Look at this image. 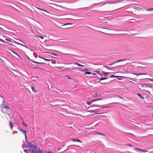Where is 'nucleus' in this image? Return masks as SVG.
Returning a JSON list of instances; mask_svg holds the SVG:
<instances>
[{
    "mask_svg": "<svg viewBox=\"0 0 153 153\" xmlns=\"http://www.w3.org/2000/svg\"><path fill=\"white\" fill-rule=\"evenodd\" d=\"M113 7V6L110 4V2H108L105 4V6H104L103 8L105 10H109L112 11L115 10V9H111Z\"/></svg>",
    "mask_w": 153,
    "mask_h": 153,
    "instance_id": "obj_1",
    "label": "nucleus"
},
{
    "mask_svg": "<svg viewBox=\"0 0 153 153\" xmlns=\"http://www.w3.org/2000/svg\"><path fill=\"white\" fill-rule=\"evenodd\" d=\"M141 86L146 88V90L148 88H152V86L150 85H148L146 84H142L141 85Z\"/></svg>",
    "mask_w": 153,
    "mask_h": 153,
    "instance_id": "obj_2",
    "label": "nucleus"
},
{
    "mask_svg": "<svg viewBox=\"0 0 153 153\" xmlns=\"http://www.w3.org/2000/svg\"><path fill=\"white\" fill-rule=\"evenodd\" d=\"M38 150L39 149H38L36 146H33V148L32 149L33 153H38Z\"/></svg>",
    "mask_w": 153,
    "mask_h": 153,
    "instance_id": "obj_3",
    "label": "nucleus"
},
{
    "mask_svg": "<svg viewBox=\"0 0 153 153\" xmlns=\"http://www.w3.org/2000/svg\"><path fill=\"white\" fill-rule=\"evenodd\" d=\"M4 98L0 96V107H1L2 106L4 105Z\"/></svg>",
    "mask_w": 153,
    "mask_h": 153,
    "instance_id": "obj_4",
    "label": "nucleus"
},
{
    "mask_svg": "<svg viewBox=\"0 0 153 153\" xmlns=\"http://www.w3.org/2000/svg\"><path fill=\"white\" fill-rule=\"evenodd\" d=\"M127 60V59H123V60H118L117 61H115V62H112L110 64H109L108 65H112L114 64H116L117 62H122V61H125L126 60Z\"/></svg>",
    "mask_w": 153,
    "mask_h": 153,
    "instance_id": "obj_5",
    "label": "nucleus"
},
{
    "mask_svg": "<svg viewBox=\"0 0 153 153\" xmlns=\"http://www.w3.org/2000/svg\"><path fill=\"white\" fill-rule=\"evenodd\" d=\"M19 130L21 131L23 134L25 136V139H26L27 137H26V133L25 130H23L22 129L20 128L19 129Z\"/></svg>",
    "mask_w": 153,
    "mask_h": 153,
    "instance_id": "obj_6",
    "label": "nucleus"
},
{
    "mask_svg": "<svg viewBox=\"0 0 153 153\" xmlns=\"http://www.w3.org/2000/svg\"><path fill=\"white\" fill-rule=\"evenodd\" d=\"M135 150H138L140 151V152H149V151L148 150H143L140 149L136 148L134 149Z\"/></svg>",
    "mask_w": 153,
    "mask_h": 153,
    "instance_id": "obj_7",
    "label": "nucleus"
},
{
    "mask_svg": "<svg viewBox=\"0 0 153 153\" xmlns=\"http://www.w3.org/2000/svg\"><path fill=\"white\" fill-rule=\"evenodd\" d=\"M72 140L73 142H80L81 143H82V142L80 140H79L78 139H72Z\"/></svg>",
    "mask_w": 153,
    "mask_h": 153,
    "instance_id": "obj_8",
    "label": "nucleus"
},
{
    "mask_svg": "<svg viewBox=\"0 0 153 153\" xmlns=\"http://www.w3.org/2000/svg\"><path fill=\"white\" fill-rule=\"evenodd\" d=\"M73 64L74 65H77L78 66H80V67H83L84 66V65H82L78 63L77 62H74L73 63Z\"/></svg>",
    "mask_w": 153,
    "mask_h": 153,
    "instance_id": "obj_9",
    "label": "nucleus"
},
{
    "mask_svg": "<svg viewBox=\"0 0 153 153\" xmlns=\"http://www.w3.org/2000/svg\"><path fill=\"white\" fill-rule=\"evenodd\" d=\"M133 74L135 75H137V76H139L140 75H147V74L145 73H141L140 74H136V73H133Z\"/></svg>",
    "mask_w": 153,
    "mask_h": 153,
    "instance_id": "obj_10",
    "label": "nucleus"
},
{
    "mask_svg": "<svg viewBox=\"0 0 153 153\" xmlns=\"http://www.w3.org/2000/svg\"><path fill=\"white\" fill-rule=\"evenodd\" d=\"M16 44H18V45H21V46H23V47H25L26 48H28L26 46H25V45H23V44H21L20 43L17 42L16 43Z\"/></svg>",
    "mask_w": 153,
    "mask_h": 153,
    "instance_id": "obj_11",
    "label": "nucleus"
},
{
    "mask_svg": "<svg viewBox=\"0 0 153 153\" xmlns=\"http://www.w3.org/2000/svg\"><path fill=\"white\" fill-rule=\"evenodd\" d=\"M102 73L104 74L105 76H106L109 74V72H106L104 71H102Z\"/></svg>",
    "mask_w": 153,
    "mask_h": 153,
    "instance_id": "obj_12",
    "label": "nucleus"
},
{
    "mask_svg": "<svg viewBox=\"0 0 153 153\" xmlns=\"http://www.w3.org/2000/svg\"><path fill=\"white\" fill-rule=\"evenodd\" d=\"M2 108H6V109H10V108H9L7 106H4V105L2 106H1V107Z\"/></svg>",
    "mask_w": 153,
    "mask_h": 153,
    "instance_id": "obj_13",
    "label": "nucleus"
},
{
    "mask_svg": "<svg viewBox=\"0 0 153 153\" xmlns=\"http://www.w3.org/2000/svg\"><path fill=\"white\" fill-rule=\"evenodd\" d=\"M31 89L32 90V91H34L35 93H36L37 92L35 89V88L34 87L32 86L31 87Z\"/></svg>",
    "mask_w": 153,
    "mask_h": 153,
    "instance_id": "obj_14",
    "label": "nucleus"
},
{
    "mask_svg": "<svg viewBox=\"0 0 153 153\" xmlns=\"http://www.w3.org/2000/svg\"><path fill=\"white\" fill-rule=\"evenodd\" d=\"M137 95L140 97L142 100H143L144 99V97L142 96L141 95H140V94H137Z\"/></svg>",
    "mask_w": 153,
    "mask_h": 153,
    "instance_id": "obj_15",
    "label": "nucleus"
},
{
    "mask_svg": "<svg viewBox=\"0 0 153 153\" xmlns=\"http://www.w3.org/2000/svg\"><path fill=\"white\" fill-rule=\"evenodd\" d=\"M91 74V72H88V71H85V73L84 74L85 75L90 74Z\"/></svg>",
    "mask_w": 153,
    "mask_h": 153,
    "instance_id": "obj_16",
    "label": "nucleus"
},
{
    "mask_svg": "<svg viewBox=\"0 0 153 153\" xmlns=\"http://www.w3.org/2000/svg\"><path fill=\"white\" fill-rule=\"evenodd\" d=\"M133 8L136 9V10H138V9H142L140 8H139V7H133Z\"/></svg>",
    "mask_w": 153,
    "mask_h": 153,
    "instance_id": "obj_17",
    "label": "nucleus"
},
{
    "mask_svg": "<svg viewBox=\"0 0 153 153\" xmlns=\"http://www.w3.org/2000/svg\"><path fill=\"white\" fill-rule=\"evenodd\" d=\"M77 68L78 70L80 71H83L88 70L87 69H85L84 70H82L80 69V68Z\"/></svg>",
    "mask_w": 153,
    "mask_h": 153,
    "instance_id": "obj_18",
    "label": "nucleus"
},
{
    "mask_svg": "<svg viewBox=\"0 0 153 153\" xmlns=\"http://www.w3.org/2000/svg\"><path fill=\"white\" fill-rule=\"evenodd\" d=\"M96 134H99V135H103V136H104V134H102L100 132H96L95 133Z\"/></svg>",
    "mask_w": 153,
    "mask_h": 153,
    "instance_id": "obj_19",
    "label": "nucleus"
},
{
    "mask_svg": "<svg viewBox=\"0 0 153 153\" xmlns=\"http://www.w3.org/2000/svg\"><path fill=\"white\" fill-rule=\"evenodd\" d=\"M33 62H34V63H36L39 64H45V63L44 62H36L34 61H33Z\"/></svg>",
    "mask_w": 153,
    "mask_h": 153,
    "instance_id": "obj_20",
    "label": "nucleus"
},
{
    "mask_svg": "<svg viewBox=\"0 0 153 153\" xmlns=\"http://www.w3.org/2000/svg\"><path fill=\"white\" fill-rule=\"evenodd\" d=\"M28 148H29L30 149L31 148V145L30 143H28Z\"/></svg>",
    "mask_w": 153,
    "mask_h": 153,
    "instance_id": "obj_21",
    "label": "nucleus"
},
{
    "mask_svg": "<svg viewBox=\"0 0 153 153\" xmlns=\"http://www.w3.org/2000/svg\"><path fill=\"white\" fill-rule=\"evenodd\" d=\"M107 79V78L106 77H103L100 78V81L104 80V79Z\"/></svg>",
    "mask_w": 153,
    "mask_h": 153,
    "instance_id": "obj_22",
    "label": "nucleus"
},
{
    "mask_svg": "<svg viewBox=\"0 0 153 153\" xmlns=\"http://www.w3.org/2000/svg\"><path fill=\"white\" fill-rule=\"evenodd\" d=\"M119 77V76H114V75H113L111 76L110 77L111 78H113V77Z\"/></svg>",
    "mask_w": 153,
    "mask_h": 153,
    "instance_id": "obj_23",
    "label": "nucleus"
},
{
    "mask_svg": "<svg viewBox=\"0 0 153 153\" xmlns=\"http://www.w3.org/2000/svg\"><path fill=\"white\" fill-rule=\"evenodd\" d=\"M22 124L24 125L25 127H27V125L26 123H25L24 121H23Z\"/></svg>",
    "mask_w": 153,
    "mask_h": 153,
    "instance_id": "obj_24",
    "label": "nucleus"
},
{
    "mask_svg": "<svg viewBox=\"0 0 153 153\" xmlns=\"http://www.w3.org/2000/svg\"><path fill=\"white\" fill-rule=\"evenodd\" d=\"M92 103L91 101V102H87L86 103L88 105H90L91 104V103Z\"/></svg>",
    "mask_w": 153,
    "mask_h": 153,
    "instance_id": "obj_25",
    "label": "nucleus"
},
{
    "mask_svg": "<svg viewBox=\"0 0 153 153\" xmlns=\"http://www.w3.org/2000/svg\"><path fill=\"white\" fill-rule=\"evenodd\" d=\"M146 10L148 11H153V8H150V9H148Z\"/></svg>",
    "mask_w": 153,
    "mask_h": 153,
    "instance_id": "obj_26",
    "label": "nucleus"
},
{
    "mask_svg": "<svg viewBox=\"0 0 153 153\" xmlns=\"http://www.w3.org/2000/svg\"><path fill=\"white\" fill-rule=\"evenodd\" d=\"M129 62H128L127 63V64H131L133 63V62L131 60H129Z\"/></svg>",
    "mask_w": 153,
    "mask_h": 153,
    "instance_id": "obj_27",
    "label": "nucleus"
},
{
    "mask_svg": "<svg viewBox=\"0 0 153 153\" xmlns=\"http://www.w3.org/2000/svg\"><path fill=\"white\" fill-rule=\"evenodd\" d=\"M37 9H39V10H42V11H45V12H47V11L44 10H43V9H40V8H37Z\"/></svg>",
    "mask_w": 153,
    "mask_h": 153,
    "instance_id": "obj_28",
    "label": "nucleus"
},
{
    "mask_svg": "<svg viewBox=\"0 0 153 153\" xmlns=\"http://www.w3.org/2000/svg\"><path fill=\"white\" fill-rule=\"evenodd\" d=\"M50 4H51V5H52L53 6H58V5L55 4H53V3H49Z\"/></svg>",
    "mask_w": 153,
    "mask_h": 153,
    "instance_id": "obj_29",
    "label": "nucleus"
},
{
    "mask_svg": "<svg viewBox=\"0 0 153 153\" xmlns=\"http://www.w3.org/2000/svg\"><path fill=\"white\" fill-rule=\"evenodd\" d=\"M38 37L42 39H43L44 38L42 36H38Z\"/></svg>",
    "mask_w": 153,
    "mask_h": 153,
    "instance_id": "obj_30",
    "label": "nucleus"
},
{
    "mask_svg": "<svg viewBox=\"0 0 153 153\" xmlns=\"http://www.w3.org/2000/svg\"><path fill=\"white\" fill-rule=\"evenodd\" d=\"M72 25V24L71 23H67V24H66L64 25Z\"/></svg>",
    "mask_w": 153,
    "mask_h": 153,
    "instance_id": "obj_31",
    "label": "nucleus"
},
{
    "mask_svg": "<svg viewBox=\"0 0 153 153\" xmlns=\"http://www.w3.org/2000/svg\"><path fill=\"white\" fill-rule=\"evenodd\" d=\"M16 39V40H19V41H20L21 42H22V43H24V44H25L26 45V44L24 42H22V41H21L20 40H19V39Z\"/></svg>",
    "mask_w": 153,
    "mask_h": 153,
    "instance_id": "obj_32",
    "label": "nucleus"
},
{
    "mask_svg": "<svg viewBox=\"0 0 153 153\" xmlns=\"http://www.w3.org/2000/svg\"><path fill=\"white\" fill-rule=\"evenodd\" d=\"M11 51L14 53L15 54H16V55H17L18 57H19V55H18V54H17L16 53H15L13 51Z\"/></svg>",
    "mask_w": 153,
    "mask_h": 153,
    "instance_id": "obj_33",
    "label": "nucleus"
},
{
    "mask_svg": "<svg viewBox=\"0 0 153 153\" xmlns=\"http://www.w3.org/2000/svg\"><path fill=\"white\" fill-rule=\"evenodd\" d=\"M45 61H51V59H45Z\"/></svg>",
    "mask_w": 153,
    "mask_h": 153,
    "instance_id": "obj_34",
    "label": "nucleus"
},
{
    "mask_svg": "<svg viewBox=\"0 0 153 153\" xmlns=\"http://www.w3.org/2000/svg\"><path fill=\"white\" fill-rule=\"evenodd\" d=\"M38 152H39V153H42L40 149H39Z\"/></svg>",
    "mask_w": 153,
    "mask_h": 153,
    "instance_id": "obj_35",
    "label": "nucleus"
},
{
    "mask_svg": "<svg viewBox=\"0 0 153 153\" xmlns=\"http://www.w3.org/2000/svg\"><path fill=\"white\" fill-rule=\"evenodd\" d=\"M95 97H98V95H97V93H95Z\"/></svg>",
    "mask_w": 153,
    "mask_h": 153,
    "instance_id": "obj_36",
    "label": "nucleus"
},
{
    "mask_svg": "<svg viewBox=\"0 0 153 153\" xmlns=\"http://www.w3.org/2000/svg\"><path fill=\"white\" fill-rule=\"evenodd\" d=\"M146 79H149L150 80H151V81L153 82V79H149V78H146Z\"/></svg>",
    "mask_w": 153,
    "mask_h": 153,
    "instance_id": "obj_37",
    "label": "nucleus"
},
{
    "mask_svg": "<svg viewBox=\"0 0 153 153\" xmlns=\"http://www.w3.org/2000/svg\"><path fill=\"white\" fill-rule=\"evenodd\" d=\"M96 101H97V100H96V99L95 100H93L91 101L92 102H95Z\"/></svg>",
    "mask_w": 153,
    "mask_h": 153,
    "instance_id": "obj_38",
    "label": "nucleus"
},
{
    "mask_svg": "<svg viewBox=\"0 0 153 153\" xmlns=\"http://www.w3.org/2000/svg\"><path fill=\"white\" fill-rule=\"evenodd\" d=\"M101 100L102 99L101 98H99L98 99H96V100H97V101Z\"/></svg>",
    "mask_w": 153,
    "mask_h": 153,
    "instance_id": "obj_39",
    "label": "nucleus"
},
{
    "mask_svg": "<svg viewBox=\"0 0 153 153\" xmlns=\"http://www.w3.org/2000/svg\"><path fill=\"white\" fill-rule=\"evenodd\" d=\"M117 97H120V98L121 99H123V98H122L120 96H119V95H117Z\"/></svg>",
    "mask_w": 153,
    "mask_h": 153,
    "instance_id": "obj_40",
    "label": "nucleus"
},
{
    "mask_svg": "<svg viewBox=\"0 0 153 153\" xmlns=\"http://www.w3.org/2000/svg\"><path fill=\"white\" fill-rule=\"evenodd\" d=\"M47 153H53V152H48Z\"/></svg>",
    "mask_w": 153,
    "mask_h": 153,
    "instance_id": "obj_41",
    "label": "nucleus"
},
{
    "mask_svg": "<svg viewBox=\"0 0 153 153\" xmlns=\"http://www.w3.org/2000/svg\"><path fill=\"white\" fill-rule=\"evenodd\" d=\"M95 106L94 105H92L90 107H94Z\"/></svg>",
    "mask_w": 153,
    "mask_h": 153,
    "instance_id": "obj_42",
    "label": "nucleus"
},
{
    "mask_svg": "<svg viewBox=\"0 0 153 153\" xmlns=\"http://www.w3.org/2000/svg\"><path fill=\"white\" fill-rule=\"evenodd\" d=\"M65 64H67V65H68V64L70 65V64H71V63H65Z\"/></svg>",
    "mask_w": 153,
    "mask_h": 153,
    "instance_id": "obj_43",
    "label": "nucleus"
},
{
    "mask_svg": "<svg viewBox=\"0 0 153 153\" xmlns=\"http://www.w3.org/2000/svg\"><path fill=\"white\" fill-rule=\"evenodd\" d=\"M95 72H96L98 73V74H99L100 71H96Z\"/></svg>",
    "mask_w": 153,
    "mask_h": 153,
    "instance_id": "obj_44",
    "label": "nucleus"
},
{
    "mask_svg": "<svg viewBox=\"0 0 153 153\" xmlns=\"http://www.w3.org/2000/svg\"><path fill=\"white\" fill-rule=\"evenodd\" d=\"M59 68V69H62V70H65V69H62L60 68Z\"/></svg>",
    "mask_w": 153,
    "mask_h": 153,
    "instance_id": "obj_45",
    "label": "nucleus"
},
{
    "mask_svg": "<svg viewBox=\"0 0 153 153\" xmlns=\"http://www.w3.org/2000/svg\"><path fill=\"white\" fill-rule=\"evenodd\" d=\"M0 41H1L2 42L3 41V40L1 39L0 38Z\"/></svg>",
    "mask_w": 153,
    "mask_h": 153,
    "instance_id": "obj_46",
    "label": "nucleus"
},
{
    "mask_svg": "<svg viewBox=\"0 0 153 153\" xmlns=\"http://www.w3.org/2000/svg\"><path fill=\"white\" fill-rule=\"evenodd\" d=\"M92 74L93 75H96V74H95V73H94Z\"/></svg>",
    "mask_w": 153,
    "mask_h": 153,
    "instance_id": "obj_47",
    "label": "nucleus"
},
{
    "mask_svg": "<svg viewBox=\"0 0 153 153\" xmlns=\"http://www.w3.org/2000/svg\"><path fill=\"white\" fill-rule=\"evenodd\" d=\"M129 146H130V147H132V145H131L129 144Z\"/></svg>",
    "mask_w": 153,
    "mask_h": 153,
    "instance_id": "obj_48",
    "label": "nucleus"
},
{
    "mask_svg": "<svg viewBox=\"0 0 153 153\" xmlns=\"http://www.w3.org/2000/svg\"><path fill=\"white\" fill-rule=\"evenodd\" d=\"M129 144H127L125 145H126V146H129Z\"/></svg>",
    "mask_w": 153,
    "mask_h": 153,
    "instance_id": "obj_49",
    "label": "nucleus"
},
{
    "mask_svg": "<svg viewBox=\"0 0 153 153\" xmlns=\"http://www.w3.org/2000/svg\"><path fill=\"white\" fill-rule=\"evenodd\" d=\"M41 59H44V60H45V58H43V57H42Z\"/></svg>",
    "mask_w": 153,
    "mask_h": 153,
    "instance_id": "obj_50",
    "label": "nucleus"
},
{
    "mask_svg": "<svg viewBox=\"0 0 153 153\" xmlns=\"http://www.w3.org/2000/svg\"><path fill=\"white\" fill-rule=\"evenodd\" d=\"M39 58H42V57H41V56H39Z\"/></svg>",
    "mask_w": 153,
    "mask_h": 153,
    "instance_id": "obj_51",
    "label": "nucleus"
},
{
    "mask_svg": "<svg viewBox=\"0 0 153 153\" xmlns=\"http://www.w3.org/2000/svg\"><path fill=\"white\" fill-rule=\"evenodd\" d=\"M104 29H108H108L107 28H104Z\"/></svg>",
    "mask_w": 153,
    "mask_h": 153,
    "instance_id": "obj_52",
    "label": "nucleus"
},
{
    "mask_svg": "<svg viewBox=\"0 0 153 153\" xmlns=\"http://www.w3.org/2000/svg\"><path fill=\"white\" fill-rule=\"evenodd\" d=\"M149 94H150V91H149Z\"/></svg>",
    "mask_w": 153,
    "mask_h": 153,
    "instance_id": "obj_53",
    "label": "nucleus"
},
{
    "mask_svg": "<svg viewBox=\"0 0 153 153\" xmlns=\"http://www.w3.org/2000/svg\"><path fill=\"white\" fill-rule=\"evenodd\" d=\"M88 112H92L93 111H89Z\"/></svg>",
    "mask_w": 153,
    "mask_h": 153,
    "instance_id": "obj_54",
    "label": "nucleus"
},
{
    "mask_svg": "<svg viewBox=\"0 0 153 153\" xmlns=\"http://www.w3.org/2000/svg\"><path fill=\"white\" fill-rule=\"evenodd\" d=\"M24 151L25 152H26V151L25 150H24Z\"/></svg>",
    "mask_w": 153,
    "mask_h": 153,
    "instance_id": "obj_55",
    "label": "nucleus"
},
{
    "mask_svg": "<svg viewBox=\"0 0 153 153\" xmlns=\"http://www.w3.org/2000/svg\"><path fill=\"white\" fill-rule=\"evenodd\" d=\"M107 107H104L103 108H107Z\"/></svg>",
    "mask_w": 153,
    "mask_h": 153,
    "instance_id": "obj_56",
    "label": "nucleus"
},
{
    "mask_svg": "<svg viewBox=\"0 0 153 153\" xmlns=\"http://www.w3.org/2000/svg\"><path fill=\"white\" fill-rule=\"evenodd\" d=\"M0 29H2V28L1 27H0Z\"/></svg>",
    "mask_w": 153,
    "mask_h": 153,
    "instance_id": "obj_57",
    "label": "nucleus"
},
{
    "mask_svg": "<svg viewBox=\"0 0 153 153\" xmlns=\"http://www.w3.org/2000/svg\"><path fill=\"white\" fill-rule=\"evenodd\" d=\"M0 60H3L1 59L0 58Z\"/></svg>",
    "mask_w": 153,
    "mask_h": 153,
    "instance_id": "obj_58",
    "label": "nucleus"
},
{
    "mask_svg": "<svg viewBox=\"0 0 153 153\" xmlns=\"http://www.w3.org/2000/svg\"><path fill=\"white\" fill-rule=\"evenodd\" d=\"M62 68H64V67H62Z\"/></svg>",
    "mask_w": 153,
    "mask_h": 153,
    "instance_id": "obj_59",
    "label": "nucleus"
},
{
    "mask_svg": "<svg viewBox=\"0 0 153 153\" xmlns=\"http://www.w3.org/2000/svg\"><path fill=\"white\" fill-rule=\"evenodd\" d=\"M79 19H75V20H78Z\"/></svg>",
    "mask_w": 153,
    "mask_h": 153,
    "instance_id": "obj_60",
    "label": "nucleus"
}]
</instances>
